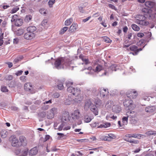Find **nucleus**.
<instances>
[{
	"label": "nucleus",
	"mask_w": 156,
	"mask_h": 156,
	"mask_svg": "<svg viewBox=\"0 0 156 156\" xmlns=\"http://www.w3.org/2000/svg\"><path fill=\"white\" fill-rule=\"evenodd\" d=\"M90 109L93 113L95 115H97L98 114L97 107L96 105L92 104V106L90 107Z\"/></svg>",
	"instance_id": "obj_18"
},
{
	"label": "nucleus",
	"mask_w": 156,
	"mask_h": 156,
	"mask_svg": "<svg viewBox=\"0 0 156 156\" xmlns=\"http://www.w3.org/2000/svg\"><path fill=\"white\" fill-rule=\"evenodd\" d=\"M23 23V20L19 18V19L16 20V22L15 25L16 26L19 27L21 26Z\"/></svg>",
	"instance_id": "obj_28"
},
{
	"label": "nucleus",
	"mask_w": 156,
	"mask_h": 156,
	"mask_svg": "<svg viewBox=\"0 0 156 156\" xmlns=\"http://www.w3.org/2000/svg\"><path fill=\"white\" fill-rule=\"evenodd\" d=\"M145 134L148 136H151L152 135H155L156 134V132L153 131H149L146 132Z\"/></svg>",
	"instance_id": "obj_34"
},
{
	"label": "nucleus",
	"mask_w": 156,
	"mask_h": 156,
	"mask_svg": "<svg viewBox=\"0 0 156 156\" xmlns=\"http://www.w3.org/2000/svg\"><path fill=\"white\" fill-rule=\"evenodd\" d=\"M9 140L12 146L17 147H20L19 139L16 135L11 136L9 137Z\"/></svg>",
	"instance_id": "obj_6"
},
{
	"label": "nucleus",
	"mask_w": 156,
	"mask_h": 156,
	"mask_svg": "<svg viewBox=\"0 0 156 156\" xmlns=\"http://www.w3.org/2000/svg\"><path fill=\"white\" fill-rule=\"evenodd\" d=\"M54 115L53 113H52L51 112L50 110L49 112H48V114L47 115V118L48 119H51L53 118L54 117Z\"/></svg>",
	"instance_id": "obj_32"
},
{
	"label": "nucleus",
	"mask_w": 156,
	"mask_h": 156,
	"mask_svg": "<svg viewBox=\"0 0 156 156\" xmlns=\"http://www.w3.org/2000/svg\"><path fill=\"white\" fill-rule=\"evenodd\" d=\"M73 22V19L72 18H70L66 20L64 23V24L65 26H68L70 25Z\"/></svg>",
	"instance_id": "obj_26"
},
{
	"label": "nucleus",
	"mask_w": 156,
	"mask_h": 156,
	"mask_svg": "<svg viewBox=\"0 0 156 156\" xmlns=\"http://www.w3.org/2000/svg\"><path fill=\"white\" fill-rule=\"evenodd\" d=\"M116 137V136L114 134L110 133L108 136L102 135L99 137L100 140H102L108 141H110L113 139H115Z\"/></svg>",
	"instance_id": "obj_8"
},
{
	"label": "nucleus",
	"mask_w": 156,
	"mask_h": 156,
	"mask_svg": "<svg viewBox=\"0 0 156 156\" xmlns=\"http://www.w3.org/2000/svg\"><path fill=\"white\" fill-rule=\"evenodd\" d=\"M23 72V71L22 70L19 71L17 72L16 73V75L17 76H20L22 73Z\"/></svg>",
	"instance_id": "obj_63"
},
{
	"label": "nucleus",
	"mask_w": 156,
	"mask_h": 156,
	"mask_svg": "<svg viewBox=\"0 0 156 156\" xmlns=\"http://www.w3.org/2000/svg\"><path fill=\"white\" fill-rule=\"evenodd\" d=\"M142 11L144 13V15H139L136 17V22L137 23L143 26L147 25L149 23L146 19L153 20L155 17L156 14L153 13L152 10L147 8H143L142 9Z\"/></svg>",
	"instance_id": "obj_1"
},
{
	"label": "nucleus",
	"mask_w": 156,
	"mask_h": 156,
	"mask_svg": "<svg viewBox=\"0 0 156 156\" xmlns=\"http://www.w3.org/2000/svg\"><path fill=\"white\" fill-rule=\"evenodd\" d=\"M92 103L90 99L87 100L85 102L84 106V109L86 110H88L90 107V106H92Z\"/></svg>",
	"instance_id": "obj_19"
},
{
	"label": "nucleus",
	"mask_w": 156,
	"mask_h": 156,
	"mask_svg": "<svg viewBox=\"0 0 156 156\" xmlns=\"http://www.w3.org/2000/svg\"><path fill=\"white\" fill-rule=\"evenodd\" d=\"M128 103L129 105L127 106V107L128 108L129 110V111H127V113H129V114H131L132 115H128L127 114V120H128V118L129 117L130 121L131 123L132 124H135L136 123V121L135 119L136 115H135V112L133 111H131V110H133L136 107V105L133 104V101L129 100Z\"/></svg>",
	"instance_id": "obj_2"
},
{
	"label": "nucleus",
	"mask_w": 156,
	"mask_h": 156,
	"mask_svg": "<svg viewBox=\"0 0 156 156\" xmlns=\"http://www.w3.org/2000/svg\"><path fill=\"white\" fill-rule=\"evenodd\" d=\"M103 39L104 41L107 43H110L112 41L109 38L106 36L104 37Z\"/></svg>",
	"instance_id": "obj_43"
},
{
	"label": "nucleus",
	"mask_w": 156,
	"mask_h": 156,
	"mask_svg": "<svg viewBox=\"0 0 156 156\" xmlns=\"http://www.w3.org/2000/svg\"><path fill=\"white\" fill-rule=\"evenodd\" d=\"M51 138L50 137V136L48 135H46L45 138L43 140V142H45L48 140L50 139Z\"/></svg>",
	"instance_id": "obj_49"
},
{
	"label": "nucleus",
	"mask_w": 156,
	"mask_h": 156,
	"mask_svg": "<svg viewBox=\"0 0 156 156\" xmlns=\"http://www.w3.org/2000/svg\"><path fill=\"white\" fill-rule=\"evenodd\" d=\"M142 48H138L137 46L135 45H130V44H127V51L129 50L133 51V52H129V54H132L133 55H136L138 54L139 52L141 51Z\"/></svg>",
	"instance_id": "obj_7"
},
{
	"label": "nucleus",
	"mask_w": 156,
	"mask_h": 156,
	"mask_svg": "<svg viewBox=\"0 0 156 156\" xmlns=\"http://www.w3.org/2000/svg\"><path fill=\"white\" fill-rule=\"evenodd\" d=\"M108 7L113 9L115 10L116 9L115 8V7L112 4H108Z\"/></svg>",
	"instance_id": "obj_61"
},
{
	"label": "nucleus",
	"mask_w": 156,
	"mask_h": 156,
	"mask_svg": "<svg viewBox=\"0 0 156 156\" xmlns=\"http://www.w3.org/2000/svg\"><path fill=\"white\" fill-rule=\"evenodd\" d=\"M78 25L76 23H73L70 26L69 31V33H72L75 32L78 29Z\"/></svg>",
	"instance_id": "obj_13"
},
{
	"label": "nucleus",
	"mask_w": 156,
	"mask_h": 156,
	"mask_svg": "<svg viewBox=\"0 0 156 156\" xmlns=\"http://www.w3.org/2000/svg\"><path fill=\"white\" fill-rule=\"evenodd\" d=\"M112 110L113 112L116 113H119L121 110V108L117 106H114Z\"/></svg>",
	"instance_id": "obj_30"
},
{
	"label": "nucleus",
	"mask_w": 156,
	"mask_h": 156,
	"mask_svg": "<svg viewBox=\"0 0 156 156\" xmlns=\"http://www.w3.org/2000/svg\"><path fill=\"white\" fill-rule=\"evenodd\" d=\"M55 0H49L48 2V4L49 7L51 8L53 6V5L55 3Z\"/></svg>",
	"instance_id": "obj_36"
},
{
	"label": "nucleus",
	"mask_w": 156,
	"mask_h": 156,
	"mask_svg": "<svg viewBox=\"0 0 156 156\" xmlns=\"http://www.w3.org/2000/svg\"><path fill=\"white\" fill-rule=\"evenodd\" d=\"M91 120V119L88 116H86L85 117L84 121L86 122H89Z\"/></svg>",
	"instance_id": "obj_42"
},
{
	"label": "nucleus",
	"mask_w": 156,
	"mask_h": 156,
	"mask_svg": "<svg viewBox=\"0 0 156 156\" xmlns=\"http://www.w3.org/2000/svg\"><path fill=\"white\" fill-rule=\"evenodd\" d=\"M145 5L147 8L149 9L153 8L155 5V3L152 2L147 1L145 2Z\"/></svg>",
	"instance_id": "obj_17"
},
{
	"label": "nucleus",
	"mask_w": 156,
	"mask_h": 156,
	"mask_svg": "<svg viewBox=\"0 0 156 156\" xmlns=\"http://www.w3.org/2000/svg\"><path fill=\"white\" fill-rule=\"evenodd\" d=\"M116 67L117 66L116 65H113L111 66L110 68L113 71H116Z\"/></svg>",
	"instance_id": "obj_57"
},
{
	"label": "nucleus",
	"mask_w": 156,
	"mask_h": 156,
	"mask_svg": "<svg viewBox=\"0 0 156 156\" xmlns=\"http://www.w3.org/2000/svg\"><path fill=\"white\" fill-rule=\"evenodd\" d=\"M137 134H133L130 135L129 134L128 137L129 138H130L131 137H134L135 138H136V137Z\"/></svg>",
	"instance_id": "obj_58"
},
{
	"label": "nucleus",
	"mask_w": 156,
	"mask_h": 156,
	"mask_svg": "<svg viewBox=\"0 0 156 156\" xmlns=\"http://www.w3.org/2000/svg\"><path fill=\"white\" fill-rule=\"evenodd\" d=\"M2 91L4 92H7L8 91V89L7 87L5 86H3L1 88Z\"/></svg>",
	"instance_id": "obj_45"
},
{
	"label": "nucleus",
	"mask_w": 156,
	"mask_h": 156,
	"mask_svg": "<svg viewBox=\"0 0 156 156\" xmlns=\"http://www.w3.org/2000/svg\"><path fill=\"white\" fill-rule=\"evenodd\" d=\"M127 142H129L130 143H133L135 144H137L139 143V142L137 140H133L131 139H128Z\"/></svg>",
	"instance_id": "obj_40"
},
{
	"label": "nucleus",
	"mask_w": 156,
	"mask_h": 156,
	"mask_svg": "<svg viewBox=\"0 0 156 156\" xmlns=\"http://www.w3.org/2000/svg\"><path fill=\"white\" fill-rule=\"evenodd\" d=\"M131 27L135 31H138L140 29V27L135 24H133Z\"/></svg>",
	"instance_id": "obj_33"
},
{
	"label": "nucleus",
	"mask_w": 156,
	"mask_h": 156,
	"mask_svg": "<svg viewBox=\"0 0 156 156\" xmlns=\"http://www.w3.org/2000/svg\"><path fill=\"white\" fill-rule=\"evenodd\" d=\"M100 94L101 97H104L107 95L108 93V90L107 89H104L101 88L99 89Z\"/></svg>",
	"instance_id": "obj_15"
},
{
	"label": "nucleus",
	"mask_w": 156,
	"mask_h": 156,
	"mask_svg": "<svg viewBox=\"0 0 156 156\" xmlns=\"http://www.w3.org/2000/svg\"><path fill=\"white\" fill-rule=\"evenodd\" d=\"M73 82L72 81H68L66 83V84L68 87H72L70 86L71 85H72L73 84Z\"/></svg>",
	"instance_id": "obj_50"
},
{
	"label": "nucleus",
	"mask_w": 156,
	"mask_h": 156,
	"mask_svg": "<svg viewBox=\"0 0 156 156\" xmlns=\"http://www.w3.org/2000/svg\"><path fill=\"white\" fill-rule=\"evenodd\" d=\"M69 113L68 112H65L62 115V122L59 127H63L64 126L69 127L68 125H72V121L69 120Z\"/></svg>",
	"instance_id": "obj_5"
},
{
	"label": "nucleus",
	"mask_w": 156,
	"mask_h": 156,
	"mask_svg": "<svg viewBox=\"0 0 156 156\" xmlns=\"http://www.w3.org/2000/svg\"><path fill=\"white\" fill-rule=\"evenodd\" d=\"M80 112L78 109L75 110L71 114V117L73 119L72 123H73V127L76 126V124L79 125L81 124V120L80 119Z\"/></svg>",
	"instance_id": "obj_3"
},
{
	"label": "nucleus",
	"mask_w": 156,
	"mask_h": 156,
	"mask_svg": "<svg viewBox=\"0 0 156 156\" xmlns=\"http://www.w3.org/2000/svg\"><path fill=\"white\" fill-rule=\"evenodd\" d=\"M24 88L26 91L33 94L35 93V91L34 89L32 84L29 82L25 83L24 86Z\"/></svg>",
	"instance_id": "obj_9"
},
{
	"label": "nucleus",
	"mask_w": 156,
	"mask_h": 156,
	"mask_svg": "<svg viewBox=\"0 0 156 156\" xmlns=\"http://www.w3.org/2000/svg\"><path fill=\"white\" fill-rule=\"evenodd\" d=\"M8 133L6 130H3L1 132V136L3 138H5L7 136Z\"/></svg>",
	"instance_id": "obj_29"
},
{
	"label": "nucleus",
	"mask_w": 156,
	"mask_h": 156,
	"mask_svg": "<svg viewBox=\"0 0 156 156\" xmlns=\"http://www.w3.org/2000/svg\"><path fill=\"white\" fill-rule=\"evenodd\" d=\"M68 28L67 27H64L61 28L59 31V34L62 35L64 34L68 30Z\"/></svg>",
	"instance_id": "obj_27"
},
{
	"label": "nucleus",
	"mask_w": 156,
	"mask_h": 156,
	"mask_svg": "<svg viewBox=\"0 0 156 156\" xmlns=\"http://www.w3.org/2000/svg\"><path fill=\"white\" fill-rule=\"evenodd\" d=\"M15 153L16 154V155H19L20 156V154L21 153V150L20 149H17L16 150L14 151Z\"/></svg>",
	"instance_id": "obj_56"
},
{
	"label": "nucleus",
	"mask_w": 156,
	"mask_h": 156,
	"mask_svg": "<svg viewBox=\"0 0 156 156\" xmlns=\"http://www.w3.org/2000/svg\"><path fill=\"white\" fill-rule=\"evenodd\" d=\"M46 11V10L43 8L39 10V12L40 13L44 15H45L47 14Z\"/></svg>",
	"instance_id": "obj_37"
},
{
	"label": "nucleus",
	"mask_w": 156,
	"mask_h": 156,
	"mask_svg": "<svg viewBox=\"0 0 156 156\" xmlns=\"http://www.w3.org/2000/svg\"><path fill=\"white\" fill-rule=\"evenodd\" d=\"M38 152L37 147H35L30 150L29 154L30 156H33L36 155Z\"/></svg>",
	"instance_id": "obj_16"
},
{
	"label": "nucleus",
	"mask_w": 156,
	"mask_h": 156,
	"mask_svg": "<svg viewBox=\"0 0 156 156\" xmlns=\"http://www.w3.org/2000/svg\"><path fill=\"white\" fill-rule=\"evenodd\" d=\"M13 78V76L11 75H7L5 77V80H11Z\"/></svg>",
	"instance_id": "obj_48"
},
{
	"label": "nucleus",
	"mask_w": 156,
	"mask_h": 156,
	"mask_svg": "<svg viewBox=\"0 0 156 156\" xmlns=\"http://www.w3.org/2000/svg\"><path fill=\"white\" fill-rule=\"evenodd\" d=\"M60 96V94L58 93H55L52 95V97L54 98H58Z\"/></svg>",
	"instance_id": "obj_54"
},
{
	"label": "nucleus",
	"mask_w": 156,
	"mask_h": 156,
	"mask_svg": "<svg viewBox=\"0 0 156 156\" xmlns=\"http://www.w3.org/2000/svg\"><path fill=\"white\" fill-rule=\"evenodd\" d=\"M138 94L136 91L132 90L131 91L129 90L127 92V98H129L130 99L135 98L137 97Z\"/></svg>",
	"instance_id": "obj_11"
},
{
	"label": "nucleus",
	"mask_w": 156,
	"mask_h": 156,
	"mask_svg": "<svg viewBox=\"0 0 156 156\" xmlns=\"http://www.w3.org/2000/svg\"><path fill=\"white\" fill-rule=\"evenodd\" d=\"M35 36V34L34 33H30L27 32L24 34L23 37L26 40H30L33 38Z\"/></svg>",
	"instance_id": "obj_14"
},
{
	"label": "nucleus",
	"mask_w": 156,
	"mask_h": 156,
	"mask_svg": "<svg viewBox=\"0 0 156 156\" xmlns=\"http://www.w3.org/2000/svg\"><path fill=\"white\" fill-rule=\"evenodd\" d=\"M58 88L60 90L63 89L64 87L63 83H59L58 85Z\"/></svg>",
	"instance_id": "obj_52"
},
{
	"label": "nucleus",
	"mask_w": 156,
	"mask_h": 156,
	"mask_svg": "<svg viewBox=\"0 0 156 156\" xmlns=\"http://www.w3.org/2000/svg\"><path fill=\"white\" fill-rule=\"evenodd\" d=\"M126 122H127V117H124L122 119V124H121V122L119 121H118V123L119 126H124L125 124H126Z\"/></svg>",
	"instance_id": "obj_25"
},
{
	"label": "nucleus",
	"mask_w": 156,
	"mask_h": 156,
	"mask_svg": "<svg viewBox=\"0 0 156 156\" xmlns=\"http://www.w3.org/2000/svg\"><path fill=\"white\" fill-rule=\"evenodd\" d=\"M26 76H22L20 77V80L23 81H25L26 80Z\"/></svg>",
	"instance_id": "obj_59"
},
{
	"label": "nucleus",
	"mask_w": 156,
	"mask_h": 156,
	"mask_svg": "<svg viewBox=\"0 0 156 156\" xmlns=\"http://www.w3.org/2000/svg\"><path fill=\"white\" fill-rule=\"evenodd\" d=\"M19 39L18 38H15L13 40V42L14 44H17L19 42Z\"/></svg>",
	"instance_id": "obj_62"
},
{
	"label": "nucleus",
	"mask_w": 156,
	"mask_h": 156,
	"mask_svg": "<svg viewBox=\"0 0 156 156\" xmlns=\"http://www.w3.org/2000/svg\"><path fill=\"white\" fill-rule=\"evenodd\" d=\"M19 143L20 147L23 146H26L27 144V141L25 136H21L19 137Z\"/></svg>",
	"instance_id": "obj_10"
},
{
	"label": "nucleus",
	"mask_w": 156,
	"mask_h": 156,
	"mask_svg": "<svg viewBox=\"0 0 156 156\" xmlns=\"http://www.w3.org/2000/svg\"><path fill=\"white\" fill-rule=\"evenodd\" d=\"M67 90L69 93L71 94L75 97H78L79 98H78V101H80L82 100L83 97L80 96L81 92L80 88L78 87H69L67 88Z\"/></svg>",
	"instance_id": "obj_4"
},
{
	"label": "nucleus",
	"mask_w": 156,
	"mask_h": 156,
	"mask_svg": "<svg viewBox=\"0 0 156 156\" xmlns=\"http://www.w3.org/2000/svg\"><path fill=\"white\" fill-rule=\"evenodd\" d=\"M28 152V150H23L21 152L20 156H26Z\"/></svg>",
	"instance_id": "obj_41"
},
{
	"label": "nucleus",
	"mask_w": 156,
	"mask_h": 156,
	"mask_svg": "<svg viewBox=\"0 0 156 156\" xmlns=\"http://www.w3.org/2000/svg\"><path fill=\"white\" fill-rule=\"evenodd\" d=\"M102 67L100 65L98 66L96 68L95 70V72H98L102 69Z\"/></svg>",
	"instance_id": "obj_44"
},
{
	"label": "nucleus",
	"mask_w": 156,
	"mask_h": 156,
	"mask_svg": "<svg viewBox=\"0 0 156 156\" xmlns=\"http://www.w3.org/2000/svg\"><path fill=\"white\" fill-rule=\"evenodd\" d=\"M76 141L79 143H82L84 142H87L88 141V140L86 139H77L76 140Z\"/></svg>",
	"instance_id": "obj_47"
},
{
	"label": "nucleus",
	"mask_w": 156,
	"mask_h": 156,
	"mask_svg": "<svg viewBox=\"0 0 156 156\" xmlns=\"http://www.w3.org/2000/svg\"><path fill=\"white\" fill-rule=\"evenodd\" d=\"M32 16L30 15H29L27 16L25 18V20L29 22L30 20H31L32 19Z\"/></svg>",
	"instance_id": "obj_53"
},
{
	"label": "nucleus",
	"mask_w": 156,
	"mask_h": 156,
	"mask_svg": "<svg viewBox=\"0 0 156 156\" xmlns=\"http://www.w3.org/2000/svg\"><path fill=\"white\" fill-rule=\"evenodd\" d=\"M50 111L51 113L54 114V115L55 114H57V109L55 108H52L50 109Z\"/></svg>",
	"instance_id": "obj_39"
},
{
	"label": "nucleus",
	"mask_w": 156,
	"mask_h": 156,
	"mask_svg": "<svg viewBox=\"0 0 156 156\" xmlns=\"http://www.w3.org/2000/svg\"><path fill=\"white\" fill-rule=\"evenodd\" d=\"M48 23V20L47 19H44L41 23V25L43 26H45Z\"/></svg>",
	"instance_id": "obj_55"
},
{
	"label": "nucleus",
	"mask_w": 156,
	"mask_h": 156,
	"mask_svg": "<svg viewBox=\"0 0 156 156\" xmlns=\"http://www.w3.org/2000/svg\"><path fill=\"white\" fill-rule=\"evenodd\" d=\"M39 115L41 117L44 118L46 116V113L44 112H41Z\"/></svg>",
	"instance_id": "obj_60"
},
{
	"label": "nucleus",
	"mask_w": 156,
	"mask_h": 156,
	"mask_svg": "<svg viewBox=\"0 0 156 156\" xmlns=\"http://www.w3.org/2000/svg\"><path fill=\"white\" fill-rule=\"evenodd\" d=\"M65 59L63 58H60L56 59L54 63L55 66L57 69H58L61 64L63 63V62H64ZM64 64V63H63Z\"/></svg>",
	"instance_id": "obj_12"
},
{
	"label": "nucleus",
	"mask_w": 156,
	"mask_h": 156,
	"mask_svg": "<svg viewBox=\"0 0 156 156\" xmlns=\"http://www.w3.org/2000/svg\"><path fill=\"white\" fill-rule=\"evenodd\" d=\"M94 104L98 106H100L101 104V101L99 99H96L95 100V101H94Z\"/></svg>",
	"instance_id": "obj_38"
},
{
	"label": "nucleus",
	"mask_w": 156,
	"mask_h": 156,
	"mask_svg": "<svg viewBox=\"0 0 156 156\" xmlns=\"http://www.w3.org/2000/svg\"><path fill=\"white\" fill-rule=\"evenodd\" d=\"M155 109V107L153 106L147 107L145 109L146 112L149 113L153 112Z\"/></svg>",
	"instance_id": "obj_20"
},
{
	"label": "nucleus",
	"mask_w": 156,
	"mask_h": 156,
	"mask_svg": "<svg viewBox=\"0 0 156 156\" xmlns=\"http://www.w3.org/2000/svg\"><path fill=\"white\" fill-rule=\"evenodd\" d=\"M111 126V124L109 122H105L104 124L101 125L99 127H110Z\"/></svg>",
	"instance_id": "obj_46"
},
{
	"label": "nucleus",
	"mask_w": 156,
	"mask_h": 156,
	"mask_svg": "<svg viewBox=\"0 0 156 156\" xmlns=\"http://www.w3.org/2000/svg\"><path fill=\"white\" fill-rule=\"evenodd\" d=\"M144 35V34L141 33H139L137 34V36L140 37H142Z\"/></svg>",
	"instance_id": "obj_64"
},
{
	"label": "nucleus",
	"mask_w": 156,
	"mask_h": 156,
	"mask_svg": "<svg viewBox=\"0 0 156 156\" xmlns=\"http://www.w3.org/2000/svg\"><path fill=\"white\" fill-rule=\"evenodd\" d=\"M132 34L131 33H130L127 36V44L128 43L130 42L131 44H132L133 43V41H130V40L131 39V38L132 37Z\"/></svg>",
	"instance_id": "obj_35"
},
{
	"label": "nucleus",
	"mask_w": 156,
	"mask_h": 156,
	"mask_svg": "<svg viewBox=\"0 0 156 156\" xmlns=\"http://www.w3.org/2000/svg\"><path fill=\"white\" fill-rule=\"evenodd\" d=\"M63 127H58V128H55V129H58L59 131H61L63 129V130H66L68 129H70V127H64V128L63 129Z\"/></svg>",
	"instance_id": "obj_51"
},
{
	"label": "nucleus",
	"mask_w": 156,
	"mask_h": 156,
	"mask_svg": "<svg viewBox=\"0 0 156 156\" xmlns=\"http://www.w3.org/2000/svg\"><path fill=\"white\" fill-rule=\"evenodd\" d=\"M36 27L34 26H29L27 28V32L32 33H34V32L36 30Z\"/></svg>",
	"instance_id": "obj_22"
},
{
	"label": "nucleus",
	"mask_w": 156,
	"mask_h": 156,
	"mask_svg": "<svg viewBox=\"0 0 156 156\" xmlns=\"http://www.w3.org/2000/svg\"><path fill=\"white\" fill-rule=\"evenodd\" d=\"M24 30L23 29H19L15 32V34L18 36H20L23 34Z\"/></svg>",
	"instance_id": "obj_23"
},
{
	"label": "nucleus",
	"mask_w": 156,
	"mask_h": 156,
	"mask_svg": "<svg viewBox=\"0 0 156 156\" xmlns=\"http://www.w3.org/2000/svg\"><path fill=\"white\" fill-rule=\"evenodd\" d=\"M19 10V8L17 6L15 7L10 11V13L11 14H14L16 12Z\"/></svg>",
	"instance_id": "obj_31"
},
{
	"label": "nucleus",
	"mask_w": 156,
	"mask_h": 156,
	"mask_svg": "<svg viewBox=\"0 0 156 156\" xmlns=\"http://www.w3.org/2000/svg\"><path fill=\"white\" fill-rule=\"evenodd\" d=\"M79 57L84 62L85 64H87L90 63L88 59L85 56L82 55H80L79 56Z\"/></svg>",
	"instance_id": "obj_21"
},
{
	"label": "nucleus",
	"mask_w": 156,
	"mask_h": 156,
	"mask_svg": "<svg viewBox=\"0 0 156 156\" xmlns=\"http://www.w3.org/2000/svg\"><path fill=\"white\" fill-rule=\"evenodd\" d=\"M18 19L19 18L18 15L16 14L12 16L11 21L12 23L15 24L16 22V20Z\"/></svg>",
	"instance_id": "obj_24"
}]
</instances>
